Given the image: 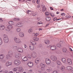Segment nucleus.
Instances as JSON below:
<instances>
[{"instance_id": "bb28decb", "label": "nucleus", "mask_w": 73, "mask_h": 73, "mask_svg": "<svg viewBox=\"0 0 73 73\" xmlns=\"http://www.w3.org/2000/svg\"><path fill=\"white\" fill-rule=\"evenodd\" d=\"M40 66L42 67V68H44L45 67V65L44 64L41 63V64H40Z\"/></svg>"}, {"instance_id": "c85d7f7f", "label": "nucleus", "mask_w": 73, "mask_h": 73, "mask_svg": "<svg viewBox=\"0 0 73 73\" xmlns=\"http://www.w3.org/2000/svg\"><path fill=\"white\" fill-rule=\"evenodd\" d=\"M4 28H5L4 26H3V25H1L0 27V29L1 30H3Z\"/></svg>"}, {"instance_id": "4d7b16f0", "label": "nucleus", "mask_w": 73, "mask_h": 73, "mask_svg": "<svg viewBox=\"0 0 73 73\" xmlns=\"http://www.w3.org/2000/svg\"><path fill=\"white\" fill-rule=\"evenodd\" d=\"M32 43H34V45H35L36 44V42H32Z\"/></svg>"}, {"instance_id": "2f4dec72", "label": "nucleus", "mask_w": 73, "mask_h": 73, "mask_svg": "<svg viewBox=\"0 0 73 73\" xmlns=\"http://www.w3.org/2000/svg\"><path fill=\"white\" fill-rule=\"evenodd\" d=\"M62 61L64 63H65L66 62V59L65 58L62 59Z\"/></svg>"}, {"instance_id": "393cba45", "label": "nucleus", "mask_w": 73, "mask_h": 73, "mask_svg": "<svg viewBox=\"0 0 73 73\" xmlns=\"http://www.w3.org/2000/svg\"><path fill=\"white\" fill-rule=\"evenodd\" d=\"M40 61H41V60L40 59H36L35 60V63H38Z\"/></svg>"}, {"instance_id": "09e8293b", "label": "nucleus", "mask_w": 73, "mask_h": 73, "mask_svg": "<svg viewBox=\"0 0 73 73\" xmlns=\"http://www.w3.org/2000/svg\"><path fill=\"white\" fill-rule=\"evenodd\" d=\"M1 62H2L3 63H4V62H5V60H1Z\"/></svg>"}, {"instance_id": "5fc2aeb1", "label": "nucleus", "mask_w": 73, "mask_h": 73, "mask_svg": "<svg viewBox=\"0 0 73 73\" xmlns=\"http://www.w3.org/2000/svg\"><path fill=\"white\" fill-rule=\"evenodd\" d=\"M29 72L31 73V72H33V71H32V70L30 69V70H29Z\"/></svg>"}, {"instance_id": "6ab92c4d", "label": "nucleus", "mask_w": 73, "mask_h": 73, "mask_svg": "<svg viewBox=\"0 0 73 73\" xmlns=\"http://www.w3.org/2000/svg\"><path fill=\"white\" fill-rule=\"evenodd\" d=\"M6 58L7 59H9L11 58V56H10L8 54L6 56Z\"/></svg>"}, {"instance_id": "a211bd4d", "label": "nucleus", "mask_w": 73, "mask_h": 73, "mask_svg": "<svg viewBox=\"0 0 73 73\" xmlns=\"http://www.w3.org/2000/svg\"><path fill=\"white\" fill-rule=\"evenodd\" d=\"M8 54L11 56V57L13 55V52L12 51H9L8 53Z\"/></svg>"}, {"instance_id": "13d9d810", "label": "nucleus", "mask_w": 73, "mask_h": 73, "mask_svg": "<svg viewBox=\"0 0 73 73\" xmlns=\"http://www.w3.org/2000/svg\"><path fill=\"white\" fill-rule=\"evenodd\" d=\"M57 18H56V17H55V18H54V19L53 20L55 21L56 20H57Z\"/></svg>"}, {"instance_id": "0e129e2a", "label": "nucleus", "mask_w": 73, "mask_h": 73, "mask_svg": "<svg viewBox=\"0 0 73 73\" xmlns=\"http://www.w3.org/2000/svg\"><path fill=\"white\" fill-rule=\"evenodd\" d=\"M0 21H1V22H2V21H3V20H2V18H0Z\"/></svg>"}, {"instance_id": "4468645a", "label": "nucleus", "mask_w": 73, "mask_h": 73, "mask_svg": "<svg viewBox=\"0 0 73 73\" xmlns=\"http://www.w3.org/2000/svg\"><path fill=\"white\" fill-rule=\"evenodd\" d=\"M28 66L30 67H31L33 66V63L31 62H29L27 64Z\"/></svg>"}, {"instance_id": "49530a36", "label": "nucleus", "mask_w": 73, "mask_h": 73, "mask_svg": "<svg viewBox=\"0 0 73 73\" xmlns=\"http://www.w3.org/2000/svg\"><path fill=\"white\" fill-rule=\"evenodd\" d=\"M39 47L40 48H41V49H42L43 47L42 45H40V46H39Z\"/></svg>"}, {"instance_id": "4be33fe9", "label": "nucleus", "mask_w": 73, "mask_h": 73, "mask_svg": "<svg viewBox=\"0 0 73 73\" xmlns=\"http://www.w3.org/2000/svg\"><path fill=\"white\" fill-rule=\"evenodd\" d=\"M46 20L47 21H49L50 20V18L49 17H46Z\"/></svg>"}, {"instance_id": "37998d69", "label": "nucleus", "mask_w": 73, "mask_h": 73, "mask_svg": "<svg viewBox=\"0 0 73 73\" xmlns=\"http://www.w3.org/2000/svg\"><path fill=\"white\" fill-rule=\"evenodd\" d=\"M21 31V29L20 28H18L17 29V31L19 32Z\"/></svg>"}, {"instance_id": "9d476101", "label": "nucleus", "mask_w": 73, "mask_h": 73, "mask_svg": "<svg viewBox=\"0 0 73 73\" xmlns=\"http://www.w3.org/2000/svg\"><path fill=\"white\" fill-rule=\"evenodd\" d=\"M17 51L19 53H22L23 52V49L21 48H17Z\"/></svg>"}, {"instance_id": "1a4fd4ad", "label": "nucleus", "mask_w": 73, "mask_h": 73, "mask_svg": "<svg viewBox=\"0 0 73 73\" xmlns=\"http://www.w3.org/2000/svg\"><path fill=\"white\" fill-rule=\"evenodd\" d=\"M41 8H42V11H45L46 8V7H45V6L44 5H41Z\"/></svg>"}, {"instance_id": "aec40b11", "label": "nucleus", "mask_w": 73, "mask_h": 73, "mask_svg": "<svg viewBox=\"0 0 73 73\" xmlns=\"http://www.w3.org/2000/svg\"><path fill=\"white\" fill-rule=\"evenodd\" d=\"M44 42L46 44H49L50 43V41L48 40H44Z\"/></svg>"}, {"instance_id": "dca6fc26", "label": "nucleus", "mask_w": 73, "mask_h": 73, "mask_svg": "<svg viewBox=\"0 0 73 73\" xmlns=\"http://www.w3.org/2000/svg\"><path fill=\"white\" fill-rule=\"evenodd\" d=\"M67 62L69 64H72V60L70 59H68L67 60Z\"/></svg>"}, {"instance_id": "e433bc0d", "label": "nucleus", "mask_w": 73, "mask_h": 73, "mask_svg": "<svg viewBox=\"0 0 73 73\" xmlns=\"http://www.w3.org/2000/svg\"><path fill=\"white\" fill-rule=\"evenodd\" d=\"M9 24H11V25H13L14 23L13 21H9Z\"/></svg>"}, {"instance_id": "774afa93", "label": "nucleus", "mask_w": 73, "mask_h": 73, "mask_svg": "<svg viewBox=\"0 0 73 73\" xmlns=\"http://www.w3.org/2000/svg\"><path fill=\"white\" fill-rule=\"evenodd\" d=\"M8 73H13V72L12 71H10V72H9Z\"/></svg>"}, {"instance_id": "6e6d98bb", "label": "nucleus", "mask_w": 73, "mask_h": 73, "mask_svg": "<svg viewBox=\"0 0 73 73\" xmlns=\"http://www.w3.org/2000/svg\"><path fill=\"white\" fill-rule=\"evenodd\" d=\"M69 49L70 50V51H73V50H72V48H71L69 47Z\"/></svg>"}, {"instance_id": "69168bd1", "label": "nucleus", "mask_w": 73, "mask_h": 73, "mask_svg": "<svg viewBox=\"0 0 73 73\" xmlns=\"http://www.w3.org/2000/svg\"><path fill=\"white\" fill-rule=\"evenodd\" d=\"M5 73H8V71H5Z\"/></svg>"}, {"instance_id": "a878e982", "label": "nucleus", "mask_w": 73, "mask_h": 73, "mask_svg": "<svg viewBox=\"0 0 73 73\" xmlns=\"http://www.w3.org/2000/svg\"><path fill=\"white\" fill-rule=\"evenodd\" d=\"M33 39L35 41H38L39 40V38L34 37Z\"/></svg>"}, {"instance_id": "58836bf2", "label": "nucleus", "mask_w": 73, "mask_h": 73, "mask_svg": "<svg viewBox=\"0 0 73 73\" xmlns=\"http://www.w3.org/2000/svg\"><path fill=\"white\" fill-rule=\"evenodd\" d=\"M33 31V30L32 29H29V33H31Z\"/></svg>"}, {"instance_id": "864d4df0", "label": "nucleus", "mask_w": 73, "mask_h": 73, "mask_svg": "<svg viewBox=\"0 0 73 73\" xmlns=\"http://www.w3.org/2000/svg\"><path fill=\"white\" fill-rule=\"evenodd\" d=\"M63 42V41H60V43L61 45V44H62Z\"/></svg>"}, {"instance_id": "2eb2a0df", "label": "nucleus", "mask_w": 73, "mask_h": 73, "mask_svg": "<svg viewBox=\"0 0 73 73\" xmlns=\"http://www.w3.org/2000/svg\"><path fill=\"white\" fill-rule=\"evenodd\" d=\"M19 36L20 37H23L24 36V34L23 32H21L19 33Z\"/></svg>"}, {"instance_id": "ea45409f", "label": "nucleus", "mask_w": 73, "mask_h": 73, "mask_svg": "<svg viewBox=\"0 0 73 73\" xmlns=\"http://www.w3.org/2000/svg\"><path fill=\"white\" fill-rule=\"evenodd\" d=\"M52 70L51 68H48L46 70V71L48 72H50L52 71Z\"/></svg>"}, {"instance_id": "de8ad7c7", "label": "nucleus", "mask_w": 73, "mask_h": 73, "mask_svg": "<svg viewBox=\"0 0 73 73\" xmlns=\"http://www.w3.org/2000/svg\"><path fill=\"white\" fill-rule=\"evenodd\" d=\"M65 15V14H64V13H62L61 14V15H62V16H64Z\"/></svg>"}, {"instance_id": "7c9ffc66", "label": "nucleus", "mask_w": 73, "mask_h": 73, "mask_svg": "<svg viewBox=\"0 0 73 73\" xmlns=\"http://www.w3.org/2000/svg\"><path fill=\"white\" fill-rule=\"evenodd\" d=\"M4 57V55L3 54H1L0 55V59H2Z\"/></svg>"}, {"instance_id": "5701e85b", "label": "nucleus", "mask_w": 73, "mask_h": 73, "mask_svg": "<svg viewBox=\"0 0 73 73\" xmlns=\"http://www.w3.org/2000/svg\"><path fill=\"white\" fill-rule=\"evenodd\" d=\"M13 49L14 50H15V51H17L18 49V48L16 46H15L13 47Z\"/></svg>"}, {"instance_id": "39448f33", "label": "nucleus", "mask_w": 73, "mask_h": 73, "mask_svg": "<svg viewBox=\"0 0 73 73\" xmlns=\"http://www.w3.org/2000/svg\"><path fill=\"white\" fill-rule=\"evenodd\" d=\"M13 28V26L12 25H8L7 27V28H6L5 29L7 31H9L12 28Z\"/></svg>"}, {"instance_id": "a18cd8bd", "label": "nucleus", "mask_w": 73, "mask_h": 73, "mask_svg": "<svg viewBox=\"0 0 73 73\" xmlns=\"http://www.w3.org/2000/svg\"><path fill=\"white\" fill-rule=\"evenodd\" d=\"M43 23L42 22H39L38 23L37 25H41V24H42Z\"/></svg>"}, {"instance_id": "b1692460", "label": "nucleus", "mask_w": 73, "mask_h": 73, "mask_svg": "<svg viewBox=\"0 0 73 73\" xmlns=\"http://www.w3.org/2000/svg\"><path fill=\"white\" fill-rule=\"evenodd\" d=\"M56 63L58 64V65H60L62 64L61 62L59 61V60H58L56 61Z\"/></svg>"}, {"instance_id": "7ed1b4c3", "label": "nucleus", "mask_w": 73, "mask_h": 73, "mask_svg": "<svg viewBox=\"0 0 73 73\" xmlns=\"http://www.w3.org/2000/svg\"><path fill=\"white\" fill-rule=\"evenodd\" d=\"M36 53L34 52L33 54H32V55H31L30 54H28L27 55V57L31 59L32 57L33 58H36Z\"/></svg>"}, {"instance_id": "052dcab7", "label": "nucleus", "mask_w": 73, "mask_h": 73, "mask_svg": "<svg viewBox=\"0 0 73 73\" xmlns=\"http://www.w3.org/2000/svg\"><path fill=\"white\" fill-rule=\"evenodd\" d=\"M71 16L70 15H68V18H71Z\"/></svg>"}, {"instance_id": "9b49d317", "label": "nucleus", "mask_w": 73, "mask_h": 73, "mask_svg": "<svg viewBox=\"0 0 73 73\" xmlns=\"http://www.w3.org/2000/svg\"><path fill=\"white\" fill-rule=\"evenodd\" d=\"M56 49V46L55 45L51 46V49L52 50H55Z\"/></svg>"}, {"instance_id": "f03ea898", "label": "nucleus", "mask_w": 73, "mask_h": 73, "mask_svg": "<svg viewBox=\"0 0 73 73\" xmlns=\"http://www.w3.org/2000/svg\"><path fill=\"white\" fill-rule=\"evenodd\" d=\"M4 38V41L5 43H7L9 40V38L7 35H3Z\"/></svg>"}, {"instance_id": "473e14b6", "label": "nucleus", "mask_w": 73, "mask_h": 73, "mask_svg": "<svg viewBox=\"0 0 73 73\" xmlns=\"http://www.w3.org/2000/svg\"><path fill=\"white\" fill-rule=\"evenodd\" d=\"M61 70L62 71H63L65 69V67L63 66H62L61 67Z\"/></svg>"}, {"instance_id": "20e7f679", "label": "nucleus", "mask_w": 73, "mask_h": 73, "mask_svg": "<svg viewBox=\"0 0 73 73\" xmlns=\"http://www.w3.org/2000/svg\"><path fill=\"white\" fill-rule=\"evenodd\" d=\"M14 40L16 43H19L21 42V41L19 38L17 37L15 38Z\"/></svg>"}, {"instance_id": "4c0bfd02", "label": "nucleus", "mask_w": 73, "mask_h": 73, "mask_svg": "<svg viewBox=\"0 0 73 73\" xmlns=\"http://www.w3.org/2000/svg\"><path fill=\"white\" fill-rule=\"evenodd\" d=\"M32 13V12L31 11H30V10H27V14H31Z\"/></svg>"}, {"instance_id": "423d86ee", "label": "nucleus", "mask_w": 73, "mask_h": 73, "mask_svg": "<svg viewBox=\"0 0 73 73\" xmlns=\"http://www.w3.org/2000/svg\"><path fill=\"white\" fill-rule=\"evenodd\" d=\"M14 63L15 65H19L20 64L21 62L18 60H15L14 61Z\"/></svg>"}, {"instance_id": "c03bdc74", "label": "nucleus", "mask_w": 73, "mask_h": 73, "mask_svg": "<svg viewBox=\"0 0 73 73\" xmlns=\"http://www.w3.org/2000/svg\"><path fill=\"white\" fill-rule=\"evenodd\" d=\"M37 15V13H36V12H35V13H33V16H35V15Z\"/></svg>"}, {"instance_id": "cd10ccee", "label": "nucleus", "mask_w": 73, "mask_h": 73, "mask_svg": "<svg viewBox=\"0 0 73 73\" xmlns=\"http://www.w3.org/2000/svg\"><path fill=\"white\" fill-rule=\"evenodd\" d=\"M23 60L24 61H27L28 60V58L25 56L23 58Z\"/></svg>"}, {"instance_id": "338daca9", "label": "nucleus", "mask_w": 73, "mask_h": 73, "mask_svg": "<svg viewBox=\"0 0 73 73\" xmlns=\"http://www.w3.org/2000/svg\"><path fill=\"white\" fill-rule=\"evenodd\" d=\"M50 9L51 10H53V9L52 7H50Z\"/></svg>"}, {"instance_id": "6e6552de", "label": "nucleus", "mask_w": 73, "mask_h": 73, "mask_svg": "<svg viewBox=\"0 0 73 73\" xmlns=\"http://www.w3.org/2000/svg\"><path fill=\"white\" fill-rule=\"evenodd\" d=\"M45 62L47 64H49L50 63V60L49 58H47L45 60Z\"/></svg>"}, {"instance_id": "f8f14e48", "label": "nucleus", "mask_w": 73, "mask_h": 73, "mask_svg": "<svg viewBox=\"0 0 73 73\" xmlns=\"http://www.w3.org/2000/svg\"><path fill=\"white\" fill-rule=\"evenodd\" d=\"M65 69L66 70L70 71L72 69V67L71 66H67L66 67Z\"/></svg>"}, {"instance_id": "79ce46f5", "label": "nucleus", "mask_w": 73, "mask_h": 73, "mask_svg": "<svg viewBox=\"0 0 73 73\" xmlns=\"http://www.w3.org/2000/svg\"><path fill=\"white\" fill-rule=\"evenodd\" d=\"M13 70L14 71V72H15V71H17V68H13Z\"/></svg>"}, {"instance_id": "f3484780", "label": "nucleus", "mask_w": 73, "mask_h": 73, "mask_svg": "<svg viewBox=\"0 0 73 73\" xmlns=\"http://www.w3.org/2000/svg\"><path fill=\"white\" fill-rule=\"evenodd\" d=\"M21 54H17L16 55L15 57L17 58H19L21 56Z\"/></svg>"}, {"instance_id": "c9c22d12", "label": "nucleus", "mask_w": 73, "mask_h": 73, "mask_svg": "<svg viewBox=\"0 0 73 73\" xmlns=\"http://www.w3.org/2000/svg\"><path fill=\"white\" fill-rule=\"evenodd\" d=\"M14 21H20V19L19 18H16L14 19Z\"/></svg>"}, {"instance_id": "f704fd0d", "label": "nucleus", "mask_w": 73, "mask_h": 73, "mask_svg": "<svg viewBox=\"0 0 73 73\" xmlns=\"http://www.w3.org/2000/svg\"><path fill=\"white\" fill-rule=\"evenodd\" d=\"M56 45L57 47H60L62 46L61 45L60 43H58L56 44Z\"/></svg>"}, {"instance_id": "0eeeda50", "label": "nucleus", "mask_w": 73, "mask_h": 73, "mask_svg": "<svg viewBox=\"0 0 73 73\" xmlns=\"http://www.w3.org/2000/svg\"><path fill=\"white\" fill-rule=\"evenodd\" d=\"M52 60L53 61H55L57 60V58L55 56H52L50 57Z\"/></svg>"}, {"instance_id": "bf43d9fd", "label": "nucleus", "mask_w": 73, "mask_h": 73, "mask_svg": "<svg viewBox=\"0 0 73 73\" xmlns=\"http://www.w3.org/2000/svg\"><path fill=\"white\" fill-rule=\"evenodd\" d=\"M53 73H58L56 71H53Z\"/></svg>"}, {"instance_id": "72a5a7b5", "label": "nucleus", "mask_w": 73, "mask_h": 73, "mask_svg": "<svg viewBox=\"0 0 73 73\" xmlns=\"http://www.w3.org/2000/svg\"><path fill=\"white\" fill-rule=\"evenodd\" d=\"M62 50L64 52H66L67 51V49L65 48H63Z\"/></svg>"}, {"instance_id": "603ef678", "label": "nucleus", "mask_w": 73, "mask_h": 73, "mask_svg": "<svg viewBox=\"0 0 73 73\" xmlns=\"http://www.w3.org/2000/svg\"><path fill=\"white\" fill-rule=\"evenodd\" d=\"M24 46L25 47V48H26L27 47V46L25 44H24Z\"/></svg>"}, {"instance_id": "680f3d73", "label": "nucleus", "mask_w": 73, "mask_h": 73, "mask_svg": "<svg viewBox=\"0 0 73 73\" xmlns=\"http://www.w3.org/2000/svg\"><path fill=\"white\" fill-rule=\"evenodd\" d=\"M47 47L48 48H51V46L50 45V46H47Z\"/></svg>"}, {"instance_id": "3c124183", "label": "nucleus", "mask_w": 73, "mask_h": 73, "mask_svg": "<svg viewBox=\"0 0 73 73\" xmlns=\"http://www.w3.org/2000/svg\"><path fill=\"white\" fill-rule=\"evenodd\" d=\"M39 2H40V0H37L36 3H37V4H39Z\"/></svg>"}, {"instance_id": "a19ab883", "label": "nucleus", "mask_w": 73, "mask_h": 73, "mask_svg": "<svg viewBox=\"0 0 73 73\" xmlns=\"http://www.w3.org/2000/svg\"><path fill=\"white\" fill-rule=\"evenodd\" d=\"M2 44V40L1 38L0 37V44L1 45Z\"/></svg>"}, {"instance_id": "e2e57ef3", "label": "nucleus", "mask_w": 73, "mask_h": 73, "mask_svg": "<svg viewBox=\"0 0 73 73\" xmlns=\"http://www.w3.org/2000/svg\"><path fill=\"white\" fill-rule=\"evenodd\" d=\"M3 72L4 71H2V70L0 71V73H3Z\"/></svg>"}, {"instance_id": "ddd939ff", "label": "nucleus", "mask_w": 73, "mask_h": 73, "mask_svg": "<svg viewBox=\"0 0 73 73\" xmlns=\"http://www.w3.org/2000/svg\"><path fill=\"white\" fill-rule=\"evenodd\" d=\"M12 62H7L6 63V66H8L12 65Z\"/></svg>"}, {"instance_id": "8fccbe9b", "label": "nucleus", "mask_w": 73, "mask_h": 73, "mask_svg": "<svg viewBox=\"0 0 73 73\" xmlns=\"http://www.w3.org/2000/svg\"><path fill=\"white\" fill-rule=\"evenodd\" d=\"M51 16L52 17H54V14H51Z\"/></svg>"}, {"instance_id": "412c9836", "label": "nucleus", "mask_w": 73, "mask_h": 73, "mask_svg": "<svg viewBox=\"0 0 73 73\" xmlns=\"http://www.w3.org/2000/svg\"><path fill=\"white\" fill-rule=\"evenodd\" d=\"M17 26L18 27H22V23H18L17 24Z\"/></svg>"}, {"instance_id": "c756f323", "label": "nucleus", "mask_w": 73, "mask_h": 73, "mask_svg": "<svg viewBox=\"0 0 73 73\" xmlns=\"http://www.w3.org/2000/svg\"><path fill=\"white\" fill-rule=\"evenodd\" d=\"M38 33H34L33 34V35L35 37H36V36H38Z\"/></svg>"}, {"instance_id": "f257e3e1", "label": "nucleus", "mask_w": 73, "mask_h": 73, "mask_svg": "<svg viewBox=\"0 0 73 73\" xmlns=\"http://www.w3.org/2000/svg\"><path fill=\"white\" fill-rule=\"evenodd\" d=\"M30 43L31 44H30L28 46L30 49L32 51L34 49V45L35 44L33 43V42H30Z\"/></svg>"}]
</instances>
